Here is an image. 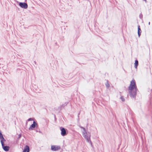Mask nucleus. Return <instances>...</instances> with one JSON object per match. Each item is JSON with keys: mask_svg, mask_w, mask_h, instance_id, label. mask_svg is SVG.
Instances as JSON below:
<instances>
[{"mask_svg": "<svg viewBox=\"0 0 152 152\" xmlns=\"http://www.w3.org/2000/svg\"><path fill=\"white\" fill-rule=\"evenodd\" d=\"M128 89L131 97L135 99L138 89L134 79H133L131 81L130 85L128 87Z\"/></svg>", "mask_w": 152, "mask_h": 152, "instance_id": "f257e3e1", "label": "nucleus"}, {"mask_svg": "<svg viewBox=\"0 0 152 152\" xmlns=\"http://www.w3.org/2000/svg\"><path fill=\"white\" fill-rule=\"evenodd\" d=\"M149 100L148 101V113L149 115L151 116V123L152 124V94L151 93L150 95L149 96Z\"/></svg>", "mask_w": 152, "mask_h": 152, "instance_id": "f03ea898", "label": "nucleus"}, {"mask_svg": "<svg viewBox=\"0 0 152 152\" xmlns=\"http://www.w3.org/2000/svg\"><path fill=\"white\" fill-rule=\"evenodd\" d=\"M91 135V134L89 132H87L86 134H83V136L86 140L87 141L91 144V146H93L92 143L90 139Z\"/></svg>", "mask_w": 152, "mask_h": 152, "instance_id": "7ed1b4c3", "label": "nucleus"}, {"mask_svg": "<svg viewBox=\"0 0 152 152\" xmlns=\"http://www.w3.org/2000/svg\"><path fill=\"white\" fill-rule=\"evenodd\" d=\"M17 2L19 3V5L21 8L25 9H27L28 8V5L25 2H19L18 1H17Z\"/></svg>", "mask_w": 152, "mask_h": 152, "instance_id": "20e7f679", "label": "nucleus"}, {"mask_svg": "<svg viewBox=\"0 0 152 152\" xmlns=\"http://www.w3.org/2000/svg\"><path fill=\"white\" fill-rule=\"evenodd\" d=\"M60 130L61 131V134L63 136H64L67 134V133L66 132V129L63 127H60Z\"/></svg>", "mask_w": 152, "mask_h": 152, "instance_id": "39448f33", "label": "nucleus"}, {"mask_svg": "<svg viewBox=\"0 0 152 152\" xmlns=\"http://www.w3.org/2000/svg\"><path fill=\"white\" fill-rule=\"evenodd\" d=\"M60 148V147L59 146L53 145L51 146V150L53 151H56Z\"/></svg>", "mask_w": 152, "mask_h": 152, "instance_id": "423d86ee", "label": "nucleus"}, {"mask_svg": "<svg viewBox=\"0 0 152 152\" xmlns=\"http://www.w3.org/2000/svg\"><path fill=\"white\" fill-rule=\"evenodd\" d=\"M1 143L3 149L5 151H8L10 149V147L8 146H4V142H1Z\"/></svg>", "mask_w": 152, "mask_h": 152, "instance_id": "0eeeda50", "label": "nucleus"}, {"mask_svg": "<svg viewBox=\"0 0 152 152\" xmlns=\"http://www.w3.org/2000/svg\"><path fill=\"white\" fill-rule=\"evenodd\" d=\"M68 103V102H65L64 104H62L58 108L60 110H61L63 109H64V107L66 106Z\"/></svg>", "mask_w": 152, "mask_h": 152, "instance_id": "6e6552de", "label": "nucleus"}, {"mask_svg": "<svg viewBox=\"0 0 152 152\" xmlns=\"http://www.w3.org/2000/svg\"><path fill=\"white\" fill-rule=\"evenodd\" d=\"M30 148L28 146L26 145L24 148L23 152H29Z\"/></svg>", "mask_w": 152, "mask_h": 152, "instance_id": "1a4fd4ad", "label": "nucleus"}, {"mask_svg": "<svg viewBox=\"0 0 152 152\" xmlns=\"http://www.w3.org/2000/svg\"><path fill=\"white\" fill-rule=\"evenodd\" d=\"M0 139L1 140V143L6 141V140L4 138L3 135L1 132H0Z\"/></svg>", "mask_w": 152, "mask_h": 152, "instance_id": "9d476101", "label": "nucleus"}, {"mask_svg": "<svg viewBox=\"0 0 152 152\" xmlns=\"http://www.w3.org/2000/svg\"><path fill=\"white\" fill-rule=\"evenodd\" d=\"M35 121H34L33 122V124H32L30 126L29 128L28 129L29 130H32L34 129L35 128Z\"/></svg>", "mask_w": 152, "mask_h": 152, "instance_id": "9b49d317", "label": "nucleus"}, {"mask_svg": "<svg viewBox=\"0 0 152 152\" xmlns=\"http://www.w3.org/2000/svg\"><path fill=\"white\" fill-rule=\"evenodd\" d=\"M141 32H142V31H141V30L140 28V26L139 25H138V26L137 33H138V36L139 37H140V36L141 34Z\"/></svg>", "mask_w": 152, "mask_h": 152, "instance_id": "f8f14e48", "label": "nucleus"}, {"mask_svg": "<svg viewBox=\"0 0 152 152\" xmlns=\"http://www.w3.org/2000/svg\"><path fill=\"white\" fill-rule=\"evenodd\" d=\"M134 64L135 68L137 69V67L138 65V61L137 59L135 60Z\"/></svg>", "mask_w": 152, "mask_h": 152, "instance_id": "ddd939ff", "label": "nucleus"}, {"mask_svg": "<svg viewBox=\"0 0 152 152\" xmlns=\"http://www.w3.org/2000/svg\"><path fill=\"white\" fill-rule=\"evenodd\" d=\"M80 128L83 129V131L82 132V134H86V133H87L86 131V130L84 127L80 126Z\"/></svg>", "mask_w": 152, "mask_h": 152, "instance_id": "4468645a", "label": "nucleus"}, {"mask_svg": "<svg viewBox=\"0 0 152 152\" xmlns=\"http://www.w3.org/2000/svg\"><path fill=\"white\" fill-rule=\"evenodd\" d=\"M106 82L105 83V85L106 86V87L107 88H109L110 87V85L108 83V81L107 80H106Z\"/></svg>", "mask_w": 152, "mask_h": 152, "instance_id": "2eb2a0df", "label": "nucleus"}, {"mask_svg": "<svg viewBox=\"0 0 152 152\" xmlns=\"http://www.w3.org/2000/svg\"><path fill=\"white\" fill-rule=\"evenodd\" d=\"M34 124L35 128H36L37 129L38 127V124L35 121V123Z\"/></svg>", "mask_w": 152, "mask_h": 152, "instance_id": "dca6fc26", "label": "nucleus"}, {"mask_svg": "<svg viewBox=\"0 0 152 152\" xmlns=\"http://www.w3.org/2000/svg\"><path fill=\"white\" fill-rule=\"evenodd\" d=\"M120 99H121L122 102H124L125 101V99L123 97V96H121L120 97Z\"/></svg>", "mask_w": 152, "mask_h": 152, "instance_id": "f3484780", "label": "nucleus"}, {"mask_svg": "<svg viewBox=\"0 0 152 152\" xmlns=\"http://www.w3.org/2000/svg\"><path fill=\"white\" fill-rule=\"evenodd\" d=\"M34 121V118H29L27 120V121Z\"/></svg>", "mask_w": 152, "mask_h": 152, "instance_id": "a211bd4d", "label": "nucleus"}, {"mask_svg": "<svg viewBox=\"0 0 152 152\" xmlns=\"http://www.w3.org/2000/svg\"><path fill=\"white\" fill-rule=\"evenodd\" d=\"M21 134H19V135H18V137L17 138L18 140H19L21 138Z\"/></svg>", "mask_w": 152, "mask_h": 152, "instance_id": "6ab92c4d", "label": "nucleus"}, {"mask_svg": "<svg viewBox=\"0 0 152 152\" xmlns=\"http://www.w3.org/2000/svg\"><path fill=\"white\" fill-rule=\"evenodd\" d=\"M142 16L143 15L141 13H140L139 15L140 18L141 19H142Z\"/></svg>", "mask_w": 152, "mask_h": 152, "instance_id": "aec40b11", "label": "nucleus"}, {"mask_svg": "<svg viewBox=\"0 0 152 152\" xmlns=\"http://www.w3.org/2000/svg\"><path fill=\"white\" fill-rule=\"evenodd\" d=\"M36 130V132H39L40 133H42V132L41 131H39V130H40L39 129H38V128Z\"/></svg>", "mask_w": 152, "mask_h": 152, "instance_id": "412c9836", "label": "nucleus"}, {"mask_svg": "<svg viewBox=\"0 0 152 152\" xmlns=\"http://www.w3.org/2000/svg\"><path fill=\"white\" fill-rule=\"evenodd\" d=\"M80 114V112L78 114V117H79V115Z\"/></svg>", "mask_w": 152, "mask_h": 152, "instance_id": "4be33fe9", "label": "nucleus"}, {"mask_svg": "<svg viewBox=\"0 0 152 152\" xmlns=\"http://www.w3.org/2000/svg\"><path fill=\"white\" fill-rule=\"evenodd\" d=\"M143 1H145V3H147V1L146 0H143Z\"/></svg>", "mask_w": 152, "mask_h": 152, "instance_id": "5701e85b", "label": "nucleus"}, {"mask_svg": "<svg viewBox=\"0 0 152 152\" xmlns=\"http://www.w3.org/2000/svg\"><path fill=\"white\" fill-rule=\"evenodd\" d=\"M27 123H28V121H26V125L27 124Z\"/></svg>", "mask_w": 152, "mask_h": 152, "instance_id": "b1692460", "label": "nucleus"}, {"mask_svg": "<svg viewBox=\"0 0 152 152\" xmlns=\"http://www.w3.org/2000/svg\"><path fill=\"white\" fill-rule=\"evenodd\" d=\"M34 63L35 64H36V63L35 61H34Z\"/></svg>", "mask_w": 152, "mask_h": 152, "instance_id": "393cba45", "label": "nucleus"}, {"mask_svg": "<svg viewBox=\"0 0 152 152\" xmlns=\"http://www.w3.org/2000/svg\"><path fill=\"white\" fill-rule=\"evenodd\" d=\"M150 22H148V24H149V25H150Z\"/></svg>", "mask_w": 152, "mask_h": 152, "instance_id": "a878e982", "label": "nucleus"}]
</instances>
